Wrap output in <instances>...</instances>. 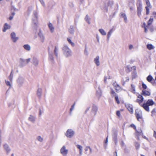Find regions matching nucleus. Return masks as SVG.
Instances as JSON below:
<instances>
[{"label": "nucleus", "mask_w": 156, "mask_h": 156, "mask_svg": "<svg viewBox=\"0 0 156 156\" xmlns=\"http://www.w3.org/2000/svg\"><path fill=\"white\" fill-rule=\"evenodd\" d=\"M62 51L64 55L66 57H69L72 56V51L67 45L63 46L62 48Z\"/></svg>", "instance_id": "obj_1"}, {"label": "nucleus", "mask_w": 156, "mask_h": 156, "mask_svg": "<svg viewBox=\"0 0 156 156\" xmlns=\"http://www.w3.org/2000/svg\"><path fill=\"white\" fill-rule=\"evenodd\" d=\"M154 104V102L152 99H148L146 103H144L141 106L147 112L150 111L149 106H152Z\"/></svg>", "instance_id": "obj_2"}, {"label": "nucleus", "mask_w": 156, "mask_h": 156, "mask_svg": "<svg viewBox=\"0 0 156 156\" xmlns=\"http://www.w3.org/2000/svg\"><path fill=\"white\" fill-rule=\"evenodd\" d=\"M98 110V107L94 105H92L91 111L88 114V116L90 118H93L96 115Z\"/></svg>", "instance_id": "obj_3"}, {"label": "nucleus", "mask_w": 156, "mask_h": 156, "mask_svg": "<svg viewBox=\"0 0 156 156\" xmlns=\"http://www.w3.org/2000/svg\"><path fill=\"white\" fill-rule=\"evenodd\" d=\"M75 132L72 129H68L65 133V136L68 138H71L73 137L74 135Z\"/></svg>", "instance_id": "obj_4"}, {"label": "nucleus", "mask_w": 156, "mask_h": 156, "mask_svg": "<svg viewBox=\"0 0 156 156\" xmlns=\"http://www.w3.org/2000/svg\"><path fill=\"white\" fill-rule=\"evenodd\" d=\"M68 150L64 145L61 148L60 151V153L62 156H66L68 153Z\"/></svg>", "instance_id": "obj_5"}, {"label": "nucleus", "mask_w": 156, "mask_h": 156, "mask_svg": "<svg viewBox=\"0 0 156 156\" xmlns=\"http://www.w3.org/2000/svg\"><path fill=\"white\" fill-rule=\"evenodd\" d=\"M16 82L18 86L21 87L25 82V79L23 77L19 76L17 79Z\"/></svg>", "instance_id": "obj_6"}, {"label": "nucleus", "mask_w": 156, "mask_h": 156, "mask_svg": "<svg viewBox=\"0 0 156 156\" xmlns=\"http://www.w3.org/2000/svg\"><path fill=\"white\" fill-rule=\"evenodd\" d=\"M135 114L137 120L140 121V119H142V111L139 109H137L135 111Z\"/></svg>", "instance_id": "obj_7"}, {"label": "nucleus", "mask_w": 156, "mask_h": 156, "mask_svg": "<svg viewBox=\"0 0 156 156\" xmlns=\"http://www.w3.org/2000/svg\"><path fill=\"white\" fill-rule=\"evenodd\" d=\"M11 39L13 43H16L19 39L18 37L16 35V34L15 32H12L10 34Z\"/></svg>", "instance_id": "obj_8"}, {"label": "nucleus", "mask_w": 156, "mask_h": 156, "mask_svg": "<svg viewBox=\"0 0 156 156\" xmlns=\"http://www.w3.org/2000/svg\"><path fill=\"white\" fill-rule=\"evenodd\" d=\"M34 18L32 20V21L33 23L35 25V26L37 25V17H38V13L36 11H35L34 12Z\"/></svg>", "instance_id": "obj_9"}, {"label": "nucleus", "mask_w": 156, "mask_h": 156, "mask_svg": "<svg viewBox=\"0 0 156 156\" xmlns=\"http://www.w3.org/2000/svg\"><path fill=\"white\" fill-rule=\"evenodd\" d=\"M125 106L128 110L129 112L131 114L133 113V105H132L129 104H126L125 105Z\"/></svg>", "instance_id": "obj_10"}, {"label": "nucleus", "mask_w": 156, "mask_h": 156, "mask_svg": "<svg viewBox=\"0 0 156 156\" xmlns=\"http://www.w3.org/2000/svg\"><path fill=\"white\" fill-rule=\"evenodd\" d=\"M100 57L99 56H97L94 59V62L97 66H99L100 65V62L99 60Z\"/></svg>", "instance_id": "obj_11"}, {"label": "nucleus", "mask_w": 156, "mask_h": 156, "mask_svg": "<svg viewBox=\"0 0 156 156\" xmlns=\"http://www.w3.org/2000/svg\"><path fill=\"white\" fill-rule=\"evenodd\" d=\"M11 28V26L9 24L7 23H5L4 24L3 26V28L2 29V31L3 32H5L6 31L10 29Z\"/></svg>", "instance_id": "obj_12"}, {"label": "nucleus", "mask_w": 156, "mask_h": 156, "mask_svg": "<svg viewBox=\"0 0 156 156\" xmlns=\"http://www.w3.org/2000/svg\"><path fill=\"white\" fill-rule=\"evenodd\" d=\"M48 25L50 32L53 33L54 31L55 28L53 24L51 23H48Z\"/></svg>", "instance_id": "obj_13"}, {"label": "nucleus", "mask_w": 156, "mask_h": 156, "mask_svg": "<svg viewBox=\"0 0 156 156\" xmlns=\"http://www.w3.org/2000/svg\"><path fill=\"white\" fill-rule=\"evenodd\" d=\"M76 146L77 148L79 150L80 155H82L83 152V147L81 145L78 144L76 145Z\"/></svg>", "instance_id": "obj_14"}, {"label": "nucleus", "mask_w": 156, "mask_h": 156, "mask_svg": "<svg viewBox=\"0 0 156 156\" xmlns=\"http://www.w3.org/2000/svg\"><path fill=\"white\" fill-rule=\"evenodd\" d=\"M32 64L35 66H37L39 63L38 60L36 57H34L32 60Z\"/></svg>", "instance_id": "obj_15"}, {"label": "nucleus", "mask_w": 156, "mask_h": 156, "mask_svg": "<svg viewBox=\"0 0 156 156\" xmlns=\"http://www.w3.org/2000/svg\"><path fill=\"white\" fill-rule=\"evenodd\" d=\"M38 35L40 37V40L42 42V43H43L44 42L45 40V37L44 35L41 32H40L38 34Z\"/></svg>", "instance_id": "obj_16"}, {"label": "nucleus", "mask_w": 156, "mask_h": 156, "mask_svg": "<svg viewBox=\"0 0 156 156\" xmlns=\"http://www.w3.org/2000/svg\"><path fill=\"white\" fill-rule=\"evenodd\" d=\"M138 98L139 99H137V101L139 103V104L140 105L141 103L144 100V98L141 95H138Z\"/></svg>", "instance_id": "obj_17"}, {"label": "nucleus", "mask_w": 156, "mask_h": 156, "mask_svg": "<svg viewBox=\"0 0 156 156\" xmlns=\"http://www.w3.org/2000/svg\"><path fill=\"white\" fill-rule=\"evenodd\" d=\"M24 48L27 51H29L30 50L31 47L28 44H25L23 46Z\"/></svg>", "instance_id": "obj_18"}, {"label": "nucleus", "mask_w": 156, "mask_h": 156, "mask_svg": "<svg viewBox=\"0 0 156 156\" xmlns=\"http://www.w3.org/2000/svg\"><path fill=\"white\" fill-rule=\"evenodd\" d=\"M142 94L144 96H150L151 95V93L148 91L143 90H142Z\"/></svg>", "instance_id": "obj_19"}, {"label": "nucleus", "mask_w": 156, "mask_h": 156, "mask_svg": "<svg viewBox=\"0 0 156 156\" xmlns=\"http://www.w3.org/2000/svg\"><path fill=\"white\" fill-rule=\"evenodd\" d=\"M4 147L7 153H9L11 149L8 145L7 144H5L4 145Z\"/></svg>", "instance_id": "obj_20"}, {"label": "nucleus", "mask_w": 156, "mask_h": 156, "mask_svg": "<svg viewBox=\"0 0 156 156\" xmlns=\"http://www.w3.org/2000/svg\"><path fill=\"white\" fill-rule=\"evenodd\" d=\"M147 6L146 7V10H149L151 8V6L150 5L149 0H145Z\"/></svg>", "instance_id": "obj_21"}, {"label": "nucleus", "mask_w": 156, "mask_h": 156, "mask_svg": "<svg viewBox=\"0 0 156 156\" xmlns=\"http://www.w3.org/2000/svg\"><path fill=\"white\" fill-rule=\"evenodd\" d=\"M35 117L32 115H30L28 118V120L33 123L35 122Z\"/></svg>", "instance_id": "obj_22"}, {"label": "nucleus", "mask_w": 156, "mask_h": 156, "mask_svg": "<svg viewBox=\"0 0 156 156\" xmlns=\"http://www.w3.org/2000/svg\"><path fill=\"white\" fill-rule=\"evenodd\" d=\"M113 85L117 92L121 90L120 87L116 83H114Z\"/></svg>", "instance_id": "obj_23"}, {"label": "nucleus", "mask_w": 156, "mask_h": 156, "mask_svg": "<svg viewBox=\"0 0 156 156\" xmlns=\"http://www.w3.org/2000/svg\"><path fill=\"white\" fill-rule=\"evenodd\" d=\"M120 15L122 18H124V20L125 22L126 23L127 21V18L125 13L121 12L120 13Z\"/></svg>", "instance_id": "obj_24"}, {"label": "nucleus", "mask_w": 156, "mask_h": 156, "mask_svg": "<svg viewBox=\"0 0 156 156\" xmlns=\"http://www.w3.org/2000/svg\"><path fill=\"white\" fill-rule=\"evenodd\" d=\"M130 91L133 94L136 93L135 86L133 84H131Z\"/></svg>", "instance_id": "obj_25"}, {"label": "nucleus", "mask_w": 156, "mask_h": 156, "mask_svg": "<svg viewBox=\"0 0 156 156\" xmlns=\"http://www.w3.org/2000/svg\"><path fill=\"white\" fill-rule=\"evenodd\" d=\"M13 76V72L12 70L11 71V73L10 74V75H9V76L8 77L9 80L11 82H12V81Z\"/></svg>", "instance_id": "obj_26"}, {"label": "nucleus", "mask_w": 156, "mask_h": 156, "mask_svg": "<svg viewBox=\"0 0 156 156\" xmlns=\"http://www.w3.org/2000/svg\"><path fill=\"white\" fill-rule=\"evenodd\" d=\"M67 40L69 44H71L72 47H73L75 46V44L72 41L70 38L68 37L67 38Z\"/></svg>", "instance_id": "obj_27"}, {"label": "nucleus", "mask_w": 156, "mask_h": 156, "mask_svg": "<svg viewBox=\"0 0 156 156\" xmlns=\"http://www.w3.org/2000/svg\"><path fill=\"white\" fill-rule=\"evenodd\" d=\"M100 34L103 36H105L106 35V33L105 31L103 29H100L98 30Z\"/></svg>", "instance_id": "obj_28"}, {"label": "nucleus", "mask_w": 156, "mask_h": 156, "mask_svg": "<svg viewBox=\"0 0 156 156\" xmlns=\"http://www.w3.org/2000/svg\"><path fill=\"white\" fill-rule=\"evenodd\" d=\"M74 27L73 26H71L69 29V32L71 34H73L74 33Z\"/></svg>", "instance_id": "obj_29"}, {"label": "nucleus", "mask_w": 156, "mask_h": 156, "mask_svg": "<svg viewBox=\"0 0 156 156\" xmlns=\"http://www.w3.org/2000/svg\"><path fill=\"white\" fill-rule=\"evenodd\" d=\"M147 48L149 50H151L154 48V47L151 44H148L147 45Z\"/></svg>", "instance_id": "obj_30"}, {"label": "nucleus", "mask_w": 156, "mask_h": 156, "mask_svg": "<svg viewBox=\"0 0 156 156\" xmlns=\"http://www.w3.org/2000/svg\"><path fill=\"white\" fill-rule=\"evenodd\" d=\"M136 134L137 136V139L139 140L140 138L139 136L140 135L142 136L143 135V133L142 131L140 129L139 131L137 132Z\"/></svg>", "instance_id": "obj_31"}, {"label": "nucleus", "mask_w": 156, "mask_h": 156, "mask_svg": "<svg viewBox=\"0 0 156 156\" xmlns=\"http://www.w3.org/2000/svg\"><path fill=\"white\" fill-rule=\"evenodd\" d=\"M90 18L88 16V15H87L85 18V20L89 24H90Z\"/></svg>", "instance_id": "obj_32"}, {"label": "nucleus", "mask_w": 156, "mask_h": 156, "mask_svg": "<svg viewBox=\"0 0 156 156\" xmlns=\"http://www.w3.org/2000/svg\"><path fill=\"white\" fill-rule=\"evenodd\" d=\"M20 62L22 66H24L25 63V59L22 58H20Z\"/></svg>", "instance_id": "obj_33"}, {"label": "nucleus", "mask_w": 156, "mask_h": 156, "mask_svg": "<svg viewBox=\"0 0 156 156\" xmlns=\"http://www.w3.org/2000/svg\"><path fill=\"white\" fill-rule=\"evenodd\" d=\"M113 30L112 29H111L108 32V34H107V37L108 39L110 37L113 32Z\"/></svg>", "instance_id": "obj_34"}, {"label": "nucleus", "mask_w": 156, "mask_h": 156, "mask_svg": "<svg viewBox=\"0 0 156 156\" xmlns=\"http://www.w3.org/2000/svg\"><path fill=\"white\" fill-rule=\"evenodd\" d=\"M102 95V91L99 89V90L97 91V95L99 98H100Z\"/></svg>", "instance_id": "obj_35"}, {"label": "nucleus", "mask_w": 156, "mask_h": 156, "mask_svg": "<svg viewBox=\"0 0 156 156\" xmlns=\"http://www.w3.org/2000/svg\"><path fill=\"white\" fill-rule=\"evenodd\" d=\"M42 90L41 88H39L37 90V95L39 97H40L41 95Z\"/></svg>", "instance_id": "obj_36"}, {"label": "nucleus", "mask_w": 156, "mask_h": 156, "mask_svg": "<svg viewBox=\"0 0 156 156\" xmlns=\"http://www.w3.org/2000/svg\"><path fill=\"white\" fill-rule=\"evenodd\" d=\"M58 47H57L55 46L54 52V53L56 57H57V56H58Z\"/></svg>", "instance_id": "obj_37"}, {"label": "nucleus", "mask_w": 156, "mask_h": 156, "mask_svg": "<svg viewBox=\"0 0 156 156\" xmlns=\"http://www.w3.org/2000/svg\"><path fill=\"white\" fill-rule=\"evenodd\" d=\"M5 83L7 86L9 87V88H11L12 87L11 84L9 81L5 80Z\"/></svg>", "instance_id": "obj_38"}, {"label": "nucleus", "mask_w": 156, "mask_h": 156, "mask_svg": "<svg viewBox=\"0 0 156 156\" xmlns=\"http://www.w3.org/2000/svg\"><path fill=\"white\" fill-rule=\"evenodd\" d=\"M37 140L40 142H42L43 140V138L41 136H38L37 137Z\"/></svg>", "instance_id": "obj_39"}, {"label": "nucleus", "mask_w": 156, "mask_h": 156, "mask_svg": "<svg viewBox=\"0 0 156 156\" xmlns=\"http://www.w3.org/2000/svg\"><path fill=\"white\" fill-rule=\"evenodd\" d=\"M152 79L153 77L151 75L148 76L147 78V80L149 82H151Z\"/></svg>", "instance_id": "obj_40"}, {"label": "nucleus", "mask_w": 156, "mask_h": 156, "mask_svg": "<svg viewBox=\"0 0 156 156\" xmlns=\"http://www.w3.org/2000/svg\"><path fill=\"white\" fill-rule=\"evenodd\" d=\"M110 76L109 75L105 76L104 78V82L105 83L106 82L107 80L110 79Z\"/></svg>", "instance_id": "obj_41"}, {"label": "nucleus", "mask_w": 156, "mask_h": 156, "mask_svg": "<svg viewBox=\"0 0 156 156\" xmlns=\"http://www.w3.org/2000/svg\"><path fill=\"white\" fill-rule=\"evenodd\" d=\"M111 94L112 97L116 96V93L113 91L112 89L111 90Z\"/></svg>", "instance_id": "obj_42"}, {"label": "nucleus", "mask_w": 156, "mask_h": 156, "mask_svg": "<svg viewBox=\"0 0 156 156\" xmlns=\"http://www.w3.org/2000/svg\"><path fill=\"white\" fill-rule=\"evenodd\" d=\"M135 146L136 147V149L137 150H138L140 147V144L139 143L136 142L135 144Z\"/></svg>", "instance_id": "obj_43"}, {"label": "nucleus", "mask_w": 156, "mask_h": 156, "mask_svg": "<svg viewBox=\"0 0 156 156\" xmlns=\"http://www.w3.org/2000/svg\"><path fill=\"white\" fill-rule=\"evenodd\" d=\"M153 21V19L150 18L148 22V23H147L148 25L149 26L152 23V22Z\"/></svg>", "instance_id": "obj_44"}, {"label": "nucleus", "mask_w": 156, "mask_h": 156, "mask_svg": "<svg viewBox=\"0 0 156 156\" xmlns=\"http://www.w3.org/2000/svg\"><path fill=\"white\" fill-rule=\"evenodd\" d=\"M75 106V104L74 103L73 105L72 106L71 108L70 109V114H71L73 110L74 109V107Z\"/></svg>", "instance_id": "obj_45"}, {"label": "nucleus", "mask_w": 156, "mask_h": 156, "mask_svg": "<svg viewBox=\"0 0 156 156\" xmlns=\"http://www.w3.org/2000/svg\"><path fill=\"white\" fill-rule=\"evenodd\" d=\"M84 53L85 55L86 56H88L89 55L88 52L86 49H85L84 51Z\"/></svg>", "instance_id": "obj_46"}, {"label": "nucleus", "mask_w": 156, "mask_h": 156, "mask_svg": "<svg viewBox=\"0 0 156 156\" xmlns=\"http://www.w3.org/2000/svg\"><path fill=\"white\" fill-rule=\"evenodd\" d=\"M129 50H131L134 48V47L132 44H129Z\"/></svg>", "instance_id": "obj_47"}, {"label": "nucleus", "mask_w": 156, "mask_h": 156, "mask_svg": "<svg viewBox=\"0 0 156 156\" xmlns=\"http://www.w3.org/2000/svg\"><path fill=\"white\" fill-rule=\"evenodd\" d=\"M115 100L116 101L117 103L118 104H119L120 103V101L119 100L118 97L117 96H115Z\"/></svg>", "instance_id": "obj_48"}, {"label": "nucleus", "mask_w": 156, "mask_h": 156, "mask_svg": "<svg viewBox=\"0 0 156 156\" xmlns=\"http://www.w3.org/2000/svg\"><path fill=\"white\" fill-rule=\"evenodd\" d=\"M31 60L30 58H28L25 59V63L27 64L30 62Z\"/></svg>", "instance_id": "obj_49"}, {"label": "nucleus", "mask_w": 156, "mask_h": 156, "mask_svg": "<svg viewBox=\"0 0 156 156\" xmlns=\"http://www.w3.org/2000/svg\"><path fill=\"white\" fill-rule=\"evenodd\" d=\"M142 87L144 89H146L147 88V86L144 83H142Z\"/></svg>", "instance_id": "obj_50"}, {"label": "nucleus", "mask_w": 156, "mask_h": 156, "mask_svg": "<svg viewBox=\"0 0 156 156\" xmlns=\"http://www.w3.org/2000/svg\"><path fill=\"white\" fill-rule=\"evenodd\" d=\"M141 27H142L145 28L146 27V24L145 22H144L143 24L142 25Z\"/></svg>", "instance_id": "obj_51"}, {"label": "nucleus", "mask_w": 156, "mask_h": 156, "mask_svg": "<svg viewBox=\"0 0 156 156\" xmlns=\"http://www.w3.org/2000/svg\"><path fill=\"white\" fill-rule=\"evenodd\" d=\"M90 107H87L86 109L85 110V114L87 113V112L89 110V109H90Z\"/></svg>", "instance_id": "obj_52"}, {"label": "nucleus", "mask_w": 156, "mask_h": 156, "mask_svg": "<svg viewBox=\"0 0 156 156\" xmlns=\"http://www.w3.org/2000/svg\"><path fill=\"white\" fill-rule=\"evenodd\" d=\"M116 115L119 117L120 116V113L119 111H118L116 112Z\"/></svg>", "instance_id": "obj_53"}, {"label": "nucleus", "mask_w": 156, "mask_h": 156, "mask_svg": "<svg viewBox=\"0 0 156 156\" xmlns=\"http://www.w3.org/2000/svg\"><path fill=\"white\" fill-rule=\"evenodd\" d=\"M49 58L52 60H53V56L52 54H49Z\"/></svg>", "instance_id": "obj_54"}, {"label": "nucleus", "mask_w": 156, "mask_h": 156, "mask_svg": "<svg viewBox=\"0 0 156 156\" xmlns=\"http://www.w3.org/2000/svg\"><path fill=\"white\" fill-rule=\"evenodd\" d=\"M153 136L156 139V131H155V130L154 131Z\"/></svg>", "instance_id": "obj_55"}, {"label": "nucleus", "mask_w": 156, "mask_h": 156, "mask_svg": "<svg viewBox=\"0 0 156 156\" xmlns=\"http://www.w3.org/2000/svg\"><path fill=\"white\" fill-rule=\"evenodd\" d=\"M39 1H40V2H41V3L42 5H44V1L43 0H39Z\"/></svg>", "instance_id": "obj_56"}, {"label": "nucleus", "mask_w": 156, "mask_h": 156, "mask_svg": "<svg viewBox=\"0 0 156 156\" xmlns=\"http://www.w3.org/2000/svg\"><path fill=\"white\" fill-rule=\"evenodd\" d=\"M152 114H155L156 113V111L155 109H153L151 112Z\"/></svg>", "instance_id": "obj_57"}, {"label": "nucleus", "mask_w": 156, "mask_h": 156, "mask_svg": "<svg viewBox=\"0 0 156 156\" xmlns=\"http://www.w3.org/2000/svg\"><path fill=\"white\" fill-rule=\"evenodd\" d=\"M96 39H97V41L99 43L100 42L99 41V37L97 35L96 36Z\"/></svg>", "instance_id": "obj_58"}, {"label": "nucleus", "mask_w": 156, "mask_h": 156, "mask_svg": "<svg viewBox=\"0 0 156 156\" xmlns=\"http://www.w3.org/2000/svg\"><path fill=\"white\" fill-rule=\"evenodd\" d=\"M108 136H107V137L106 138V140H105V144H106V145L108 143Z\"/></svg>", "instance_id": "obj_59"}, {"label": "nucleus", "mask_w": 156, "mask_h": 156, "mask_svg": "<svg viewBox=\"0 0 156 156\" xmlns=\"http://www.w3.org/2000/svg\"><path fill=\"white\" fill-rule=\"evenodd\" d=\"M130 126L133 128L134 129H135L136 128V126L133 124H132L130 125Z\"/></svg>", "instance_id": "obj_60"}, {"label": "nucleus", "mask_w": 156, "mask_h": 156, "mask_svg": "<svg viewBox=\"0 0 156 156\" xmlns=\"http://www.w3.org/2000/svg\"><path fill=\"white\" fill-rule=\"evenodd\" d=\"M81 4L83 3L84 2V0H79Z\"/></svg>", "instance_id": "obj_61"}, {"label": "nucleus", "mask_w": 156, "mask_h": 156, "mask_svg": "<svg viewBox=\"0 0 156 156\" xmlns=\"http://www.w3.org/2000/svg\"><path fill=\"white\" fill-rule=\"evenodd\" d=\"M13 16H10L9 17V19L10 20H12L13 19Z\"/></svg>", "instance_id": "obj_62"}, {"label": "nucleus", "mask_w": 156, "mask_h": 156, "mask_svg": "<svg viewBox=\"0 0 156 156\" xmlns=\"http://www.w3.org/2000/svg\"><path fill=\"white\" fill-rule=\"evenodd\" d=\"M141 10H138V14L139 16H140L141 14Z\"/></svg>", "instance_id": "obj_63"}, {"label": "nucleus", "mask_w": 156, "mask_h": 156, "mask_svg": "<svg viewBox=\"0 0 156 156\" xmlns=\"http://www.w3.org/2000/svg\"><path fill=\"white\" fill-rule=\"evenodd\" d=\"M144 28V32L145 33H147V29L146 27Z\"/></svg>", "instance_id": "obj_64"}]
</instances>
